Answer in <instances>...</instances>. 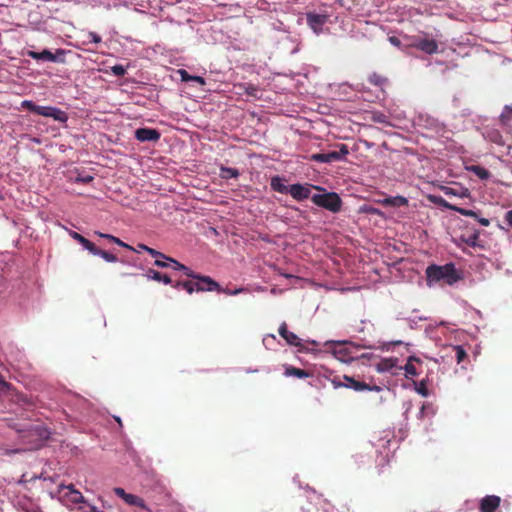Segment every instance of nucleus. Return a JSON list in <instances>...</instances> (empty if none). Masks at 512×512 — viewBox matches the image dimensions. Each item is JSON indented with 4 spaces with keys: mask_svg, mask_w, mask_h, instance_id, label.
I'll list each match as a JSON object with an SVG mask.
<instances>
[{
    "mask_svg": "<svg viewBox=\"0 0 512 512\" xmlns=\"http://www.w3.org/2000/svg\"><path fill=\"white\" fill-rule=\"evenodd\" d=\"M87 37H88L89 41L92 43L97 44V43L101 42V37L95 32H89Z\"/></svg>",
    "mask_w": 512,
    "mask_h": 512,
    "instance_id": "obj_47",
    "label": "nucleus"
},
{
    "mask_svg": "<svg viewBox=\"0 0 512 512\" xmlns=\"http://www.w3.org/2000/svg\"><path fill=\"white\" fill-rule=\"evenodd\" d=\"M192 278L197 280V282H195V291L220 292L222 290L221 285L209 276H204L195 273V277Z\"/></svg>",
    "mask_w": 512,
    "mask_h": 512,
    "instance_id": "obj_8",
    "label": "nucleus"
},
{
    "mask_svg": "<svg viewBox=\"0 0 512 512\" xmlns=\"http://www.w3.org/2000/svg\"><path fill=\"white\" fill-rule=\"evenodd\" d=\"M21 106H22V108H25V109L29 110L32 113H35V114L37 113L38 105H36L31 100H24V101H22Z\"/></svg>",
    "mask_w": 512,
    "mask_h": 512,
    "instance_id": "obj_38",
    "label": "nucleus"
},
{
    "mask_svg": "<svg viewBox=\"0 0 512 512\" xmlns=\"http://www.w3.org/2000/svg\"><path fill=\"white\" fill-rule=\"evenodd\" d=\"M469 170L472 171L481 180H486L490 177V172L482 166L473 165L469 168Z\"/></svg>",
    "mask_w": 512,
    "mask_h": 512,
    "instance_id": "obj_27",
    "label": "nucleus"
},
{
    "mask_svg": "<svg viewBox=\"0 0 512 512\" xmlns=\"http://www.w3.org/2000/svg\"><path fill=\"white\" fill-rule=\"evenodd\" d=\"M338 151H331L328 153H315L310 155L309 160L320 163H332L344 160L349 154V149L346 144H340Z\"/></svg>",
    "mask_w": 512,
    "mask_h": 512,
    "instance_id": "obj_3",
    "label": "nucleus"
},
{
    "mask_svg": "<svg viewBox=\"0 0 512 512\" xmlns=\"http://www.w3.org/2000/svg\"><path fill=\"white\" fill-rule=\"evenodd\" d=\"M430 200L431 202H433L434 204L438 205V206H441V207H444L446 209H449V210H452L454 211L455 209V206L456 205H453V204H450L448 201H446L443 197L441 196H430Z\"/></svg>",
    "mask_w": 512,
    "mask_h": 512,
    "instance_id": "obj_28",
    "label": "nucleus"
},
{
    "mask_svg": "<svg viewBox=\"0 0 512 512\" xmlns=\"http://www.w3.org/2000/svg\"><path fill=\"white\" fill-rule=\"evenodd\" d=\"M148 253H149L152 257H154V258H156V259H164V260H167V261H168V260H169V258H170V257L166 256L165 254H163L162 252L157 251V250H155V249H153V248H151V247L149 248Z\"/></svg>",
    "mask_w": 512,
    "mask_h": 512,
    "instance_id": "obj_40",
    "label": "nucleus"
},
{
    "mask_svg": "<svg viewBox=\"0 0 512 512\" xmlns=\"http://www.w3.org/2000/svg\"><path fill=\"white\" fill-rule=\"evenodd\" d=\"M127 504L129 505H132V506H136V507H139L141 509H145V510H148L146 504H145V501L139 497V496H136L134 494H127L125 500H124Z\"/></svg>",
    "mask_w": 512,
    "mask_h": 512,
    "instance_id": "obj_23",
    "label": "nucleus"
},
{
    "mask_svg": "<svg viewBox=\"0 0 512 512\" xmlns=\"http://www.w3.org/2000/svg\"><path fill=\"white\" fill-rule=\"evenodd\" d=\"M160 137V132L152 128H138L135 131V138L140 142H157Z\"/></svg>",
    "mask_w": 512,
    "mask_h": 512,
    "instance_id": "obj_12",
    "label": "nucleus"
},
{
    "mask_svg": "<svg viewBox=\"0 0 512 512\" xmlns=\"http://www.w3.org/2000/svg\"><path fill=\"white\" fill-rule=\"evenodd\" d=\"M505 219L510 226H512V210L508 211L505 215Z\"/></svg>",
    "mask_w": 512,
    "mask_h": 512,
    "instance_id": "obj_54",
    "label": "nucleus"
},
{
    "mask_svg": "<svg viewBox=\"0 0 512 512\" xmlns=\"http://www.w3.org/2000/svg\"><path fill=\"white\" fill-rule=\"evenodd\" d=\"M396 363H397L396 358L381 359L376 365V370L380 373L388 372L396 366Z\"/></svg>",
    "mask_w": 512,
    "mask_h": 512,
    "instance_id": "obj_17",
    "label": "nucleus"
},
{
    "mask_svg": "<svg viewBox=\"0 0 512 512\" xmlns=\"http://www.w3.org/2000/svg\"><path fill=\"white\" fill-rule=\"evenodd\" d=\"M191 81H196V82H199L201 84H204V79L200 76H193Z\"/></svg>",
    "mask_w": 512,
    "mask_h": 512,
    "instance_id": "obj_55",
    "label": "nucleus"
},
{
    "mask_svg": "<svg viewBox=\"0 0 512 512\" xmlns=\"http://www.w3.org/2000/svg\"><path fill=\"white\" fill-rule=\"evenodd\" d=\"M270 185L272 190L276 192L282 194L289 193V186L285 185L279 176L272 177Z\"/></svg>",
    "mask_w": 512,
    "mask_h": 512,
    "instance_id": "obj_18",
    "label": "nucleus"
},
{
    "mask_svg": "<svg viewBox=\"0 0 512 512\" xmlns=\"http://www.w3.org/2000/svg\"><path fill=\"white\" fill-rule=\"evenodd\" d=\"M306 22L314 33L320 34L324 26L330 23V15L325 11H310L306 13Z\"/></svg>",
    "mask_w": 512,
    "mask_h": 512,
    "instance_id": "obj_5",
    "label": "nucleus"
},
{
    "mask_svg": "<svg viewBox=\"0 0 512 512\" xmlns=\"http://www.w3.org/2000/svg\"><path fill=\"white\" fill-rule=\"evenodd\" d=\"M63 490H66V492L63 493V496L67 498L70 502L73 504H80L85 503V498L82 495V493L75 488L73 484L69 485H63L61 484L59 486V492H62Z\"/></svg>",
    "mask_w": 512,
    "mask_h": 512,
    "instance_id": "obj_10",
    "label": "nucleus"
},
{
    "mask_svg": "<svg viewBox=\"0 0 512 512\" xmlns=\"http://www.w3.org/2000/svg\"><path fill=\"white\" fill-rule=\"evenodd\" d=\"M442 190L446 195H453V196H459V197H466L469 195V190L464 188L461 189V191H457L454 188L451 187H443Z\"/></svg>",
    "mask_w": 512,
    "mask_h": 512,
    "instance_id": "obj_31",
    "label": "nucleus"
},
{
    "mask_svg": "<svg viewBox=\"0 0 512 512\" xmlns=\"http://www.w3.org/2000/svg\"><path fill=\"white\" fill-rule=\"evenodd\" d=\"M426 278L428 283L443 281L448 285H453L461 279L453 263L445 265H429L426 268Z\"/></svg>",
    "mask_w": 512,
    "mask_h": 512,
    "instance_id": "obj_1",
    "label": "nucleus"
},
{
    "mask_svg": "<svg viewBox=\"0 0 512 512\" xmlns=\"http://www.w3.org/2000/svg\"><path fill=\"white\" fill-rule=\"evenodd\" d=\"M221 176L222 178H237L239 176V171L235 168L230 167H222L221 168Z\"/></svg>",
    "mask_w": 512,
    "mask_h": 512,
    "instance_id": "obj_33",
    "label": "nucleus"
},
{
    "mask_svg": "<svg viewBox=\"0 0 512 512\" xmlns=\"http://www.w3.org/2000/svg\"><path fill=\"white\" fill-rule=\"evenodd\" d=\"M179 72L181 74V78H182L183 81H191L193 76H190L187 71L180 70Z\"/></svg>",
    "mask_w": 512,
    "mask_h": 512,
    "instance_id": "obj_50",
    "label": "nucleus"
},
{
    "mask_svg": "<svg viewBox=\"0 0 512 512\" xmlns=\"http://www.w3.org/2000/svg\"><path fill=\"white\" fill-rule=\"evenodd\" d=\"M414 362H420V360L418 358H416L415 356H410L408 359H407V363L405 364L404 366V370L406 372V376H417L419 373L417 371V368L416 366L414 365Z\"/></svg>",
    "mask_w": 512,
    "mask_h": 512,
    "instance_id": "obj_21",
    "label": "nucleus"
},
{
    "mask_svg": "<svg viewBox=\"0 0 512 512\" xmlns=\"http://www.w3.org/2000/svg\"><path fill=\"white\" fill-rule=\"evenodd\" d=\"M114 493H115L118 497L122 498L123 500H125V498H126V496H127V494H128V493H126V492H125V490H124L123 488H121V487H115V488H114Z\"/></svg>",
    "mask_w": 512,
    "mask_h": 512,
    "instance_id": "obj_49",
    "label": "nucleus"
},
{
    "mask_svg": "<svg viewBox=\"0 0 512 512\" xmlns=\"http://www.w3.org/2000/svg\"><path fill=\"white\" fill-rule=\"evenodd\" d=\"M26 56L31 57L32 59L38 60V61H48L53 63H64L65 62V54L66 51L63 49H56V51L53 53L48 49H44L41 52H36L33 50H27L24 53Z\"/></svg>",
    "mask_w": 512,
    "mask_h": 512,
    "instance_id": "obj_4",
    "label": "nucleus"
},
{
    "mask_svg": "<svg viewBox=\"0 0 512 512\" xmlns=\"http://www.w3.org/2000/svg\"><path fill=\"white\" fill-rule=\"evenodd\" d=\"M89 512H103V511H100L97 507L95 506H91L90 507V511Z\"/></svg>",
    "mask_w": 512,
    "mask_h": 512,
    "instance_id": "obj_57",
    "label": "nucleus"
},
{
    "mask_svg": "<svg viewBox=\"0 0 512 512\" xmlns=\"http://www.w3.org/2000/svg\"><path fill=\"white\" fill-rule=\"evenodd\" d=\"M14 428L18 433L21 434L22 438H29L33 436L41 438L43 436L40 424L27 423L24 425L15 426Z\"/></svg>",
    "mask_w": 512,
    "mask_h": 512,
    "instance_id": "obj_11",
    "label": "nucleus"
},
{
    "mask_svg": "<svg viewBox=\"0 0 512 512\" xmlns=\"http://www.w3.org/2000/svg\"><path fill=\"white\" fill-rule=\"evenodd\" d=\"M368 81H369L370 84H372L374 86L383 87L384 85L387 84L388 79L385 76H383V75H381L379 73L374 72V73L369 75Z\"/></svg>",
    "mask_w": 512,
    "mask_h": 512,
    "instance_id": "obj_25",
    "label": "nucleus"
},
{
    "mask_svg": "<svg viewBox=\"0 0 512 512\" xmlns=\"http://www.w3.org/2000/svg\"><path fill=\"white\" fill-rule=\"evenodd\" d=\"M111 71L115 76H124L126 73V69L122 65H114L111 67Z\"/></svg>",
    "mask_w": 512,
    "mask_h": 512,
    "instance_id": "obj_41",
    "label": "nucleus"
},
{
    "mask_svg": "<svg viewBox=\"0 0 512 512\" xmlns=\"http://www.w3.org/2000/svg\"><path fill=\"white\" fill-rule=\"evenodd\" d=\"M482 226H489L490 221L487 218L478 217L475 218Z\"/></svg>",
    "mask_w": 512,
    "mask_h": 512,
    "instance_id": "obj_53",
    "label": "nucleus"
},
{
    "mask_svg": "<svg viewBox=\"0 0 512 512\" xmlns=\"http://www.w3.org/2000/svg\"><path fill=\"white\" fill-rule=\"evenodd\" d=\"M355 346L348 342H338L334 345V355L342 362L349 363L356 359L353 350Z\"/></svg>",
    "mask_w": 512,
    "mask_h": 512,
    "instance_id": "obj_7",
    "label": "nucleus"
},
{
    "mask_svg": "<svg viewBox=\"0 0 512 512\" xmlns=\"http://www.w3.org/2000/svg\"><path fill=\"white\" fill-rule=\"evenodd\" d=\"M512 119V107L505 106L500 114V121L503 125H507Z\"/></svg>",
    "mask_w": 512,
    "mask_h": 512,
    "instance_id": "obj_32",
    "label": "nucleus"
},
{
    "mask_svg": "<svg viewBox=\"0 0 512 512\" xmlns=\"http://www.w3.org/2000/svg\"><path fill=\"white\" fill-rule=\"evenodd\" d=\"M149 248H150V247H148L147 245L142 244V243H139V244L137 245V249H134V248H133L132 250H134V251H136V252H139V251H146V252L148 253Z\"/></svg>",
    "mask_w": 512,
    "mask_h": 512,
    "instance_id": "obj_51",
    "label": "nucleus"
},
{
    "mask_svg": "<svg viewBox=\"0 0 512 512\" xmlns=\"http://www.w3.org/2000/svg\"><path fill=\"white\" fill-rule=\"evenodd\" d=\"M170 263H171V267L174 269V270H180V271H183V273L188 276V277H195V272L192 271L190 268H188L187 266L181 264L180 262H178L177 260L173 259V258H169L168 260Z\"/></svg>",
    "mask_w": 512,
    "mask_h": 512,
    "instance_id": "obj_24",
    "label": "nucleus"
},
{
    "mask_svg": "<svg viewBox=\"0 0 512 512\" xmlns=\"http://www.w3.org/2000/svg\"><path fill=\"white\" fill-rule=\"evenodd\" d=\"M244 291H245L244 288H237V289H234V290H231L229 288H222V290L219 293H225L227 295H237V294L242 293Z\"/></svg>",
    "mask_w": 512,
    "mask_h": 512,
    "instance_id": "obj_46",
    "label": "nucleus"
},
{
    "mask_svg": "<svg viewBox=\"0 0 512 512\" xmlns=\"http://www.w3.org/2000/svg\"><path fill=\"white\" fill-rule=\"evenodd\" d=\"M501 504V498L496 495H487L480 500L479 512H495Z\"/></svg>",
    "mask_w": 512,
    "mask_h": 512,
    "instance_id": "obj_13",
    "label": "nucleus"
},
{
    "mask_svg": "<svg viewBox=\"0 0 512 512\" xmlns=\"http://www.w3.org/2000/svg\"><path fill=\"white\" fill-rule=\"evenodd\" d=\"M454 211L458 212L459 214H461L463 216L477 218V213L474 212L473 210H469V209H465V208H461V207L455 206Z\"/></svg>",
    "mask_w": 512,
    "mask_h": 512,
    "instance_id": "obj_37",
    "label": "nucleus"
},
{
    "mask_svg": "<svg viewBox=\"0 0 512 512\" xmlns=\"http://www.w3.org/2000/svg\"><path fill=\"white\" fill-rule=\"evenodd\" d=\"M332 376H335L331 371L328 372V374H325L324 377L330 382V379Z\"/></svg>",
    "mask_w": 512,
    "mask_h": 512,
    "instance_id": "obj_56",
    "label": "nucleus"
},
{
    "mask_svg": "<svg viewBox=\"0 0 512 512\" xmlns=\"http://www.w3.org/2000/svg\"><path fill=\"white\" fill-rule=\"evenodd\" d=\"M321 194H314L311 196V201L321 207L324 208L332 213H338L342 209V199L340 196L335 192H326Z\"/></svg>",
    "mask_w": 512,
    "mask_h": 512,
    "instance_id": "obj_2",
    "label": "nucleus"
},
{
    "mask_svg": "<svg viewBox=\"0 0 512 512\" xmlns=\"http://www.w3.org/2000/svg\"><path fill=\"white\" fill-rule=\"evenodd\" d=\"M374 122L385 124L387 123V116L381 112H377L373 114L372 117Z\"/></svg>",
    "mask_w": 512,
    "mask_h": 512,
    "instance_id": "obj_43",
    "label": "nucleus"
},
{
    "mask_svg": "<svg viewBox=\"0 0 512 512\" xmlns=\"http://www.w3.org/2000/svg\"><path fill=\"white\" fill-rule=\"evenodd\" d=\"M98 256L102 257L107 262H116L118 260L116 255L105 250H101Z\"/></svg>",
    "mask_w": 512,
    "mask_h": 512,
    "instance_id": "obj_39",
    "label": "nucleus"
},
{
    "mask_svg": "<svg viewBox=\"0 0 512 512\" xmlns=\"http://www.w3.org/2000/svg\"><path fill=\"white\" fill-rule=\"evenodd\" d=\"M414 47L427 54H434L438 50V44L434 39H420L414 43Z\"/></svg>",
    "mask_w": 512,
    "mask_h": 512,
    "instance_id": "obj_14",
    "label": "nucleus"
},
{
    "mask_svg": "<svg viewBox=\"0 0 512 512\" xmlns=\"http://www.w3.org/2000/svg\"><path fill=\"white\" fill-rule=\"evenodd\" d=\"M453 350L455 351L456 361L458 364L463 362L464 359L467 358V353L462 346H460V345L453 346Z\"/></svg>",
    "mask_w": 512,
    "mask_h": 512,
    "instance_id": "obj_34",
    "label": "nucleus"
},
{
    "mask_svg": "<svg viewBox=\"0 0 512 512\" xmlns=\"http://www.w3.org/2000/svg\"><path fill=\"white\" fill-rule=\"evenodd\" d=\"M174 288L176 289H184L189 294H192L195 291V282L192 281H177L174 285Z\"/></svg>",
    "mask_w": 512,
    "mask_h": 512,
    "instance_id": "obj_29",
    "label": "nucleus"
},
{
    "mask_svg": "<svg viewBox=\"0 0 512 512\" xmlns=\"http://www.w3.org/2000/svg\"><path fill=\"white\" fill-rule=\"evenodd\" d=\"M96 234L102 238H105V239H108L109 241L121 246V247H124V248H127V249H133V247H131L130 245L124 243L122 240H120L119 238L113 236V235H110V234H104V233H101V232H96Z\"/></svg>",
    "mask_w": 512,
    "mask_h": 512,
    "instance_id": "obj_30",
    "label": "nucleus"
},
{
    "mask_svg": "<svg viewBox=\"0 0 512 512\" xmlns=\"http://www.w3.org/2000/svg\"><path fill=\"white\" fill-rule=\"evenodd\" d=\"M36 114L44 116V117L53 118L54 120L62 122V123L66 122L68 120V115L66 114V112L60 110L59 108L51 107V106H39L38 105Z\"/></svg>",
    "mask_w": 512,
    "mask_h": 512,
    "instance_id": "obj_9",
    "label": "nucleus"
},
{
    "mask_svg": "<svg viewBox=\"0 0 512 512\" xmlns=\"http://www.w3.org/2000/svg\"><path fill=\"white\" fill-rule=\"evenodd\" d=\"M69 235L74 239L76 240L77 242H79L82 246L85 244V242L87 241V239L82 236L81 234H79L78 232H75V231H70L69 232Z\"/></svg>",
    "mask_w": 512,
    "mask_h": 512,
    "instance_id": "obj_44",
    "label": "nucleus"
},
{
    "mask_svg": "<svg viewBox=\"0 0 512 512\" xmlns=\"http://www.w3.org/2000/svg\"><path fill=\"white\" fill-rule=\"evenodd\" d=\"M147 277L155 281L163 282L166 285L172 284V280L168 275L162 274L159 271L153 269L148 270Z\"/></svg>",
    "mask_w": 512,
    "mask_h": 512,
    "instance_id": "obj_19",
    "label": "nucleus"
},
{
    "mask_svg": "<svg viewBox=\"0 0 512 512\" xmlns=\"http://www.w3.org/2000/svg\"><path fill=\"white\" fill-rule=\"evenodd\" d=\"M330 383L333 385L335 389L344 387L345 381L341 380V377L338 375L332 376L330 379Z\"/></svg>",
    "mask_w": 512,
    "mask_h": 512,
    "instance_id": "obj_42",
    "label": "nucleus"
},
{
    "mask_svg": "<svg viewBox=\"0 0 512 512\" xmlns=\"http://www.w3.org/2000/svg\"><path fill=\"white\" fill-rule=\"evenodd\" d=\"M154 264L158 267H161V268H166V267H169L171 265V263L167 260H164V259H155V262Z\"/></svg>",
    "mask_w": 512,
    "mask_h": 512,
    "instance_id": "obj_48",
    "label": "nucleus"
},
{
    "mask_svg": "<svg viewBox=\"0 0 512 512\" xmlns=\"http://www.w3.org/2000/svg\"><path fill=\"white\" fill-rule=\"evenodd\" d=\"M343 380L345 381L344 387L351 388L355 391H364L367 387V383L355 380L353 377L344 375Z\"/></svg>",
    "mask_w": 512,
    "mask_h": 512,
    "instance_id": "obj_16",
    "label": "nucleus"
},
{
    "mask_svg": "<svg viewBox=\"0 0 512 512\" xmlns=\"http://www.w3.org/2000/svg\"><path fill=\"white\" fill-rule=\"evenodd\" d=\"M278 332H279L280 336L282 338H284L289 345H293V346H299L300 345L299 337L295 333L290 332L288 330L287 324L285 322H283L280 325Z\"/></svg>",
    "mask_w": 512,
    "mask_h": 512,
    "instance_id": "obj_15",
    "label": "nucleus"
},
{
    "mask_svg": "<svg viewBox=\"0 0 512 512\" xmlns=\"http://www.w3.org/2000/svg\"><path fill=\"white\" fill-rule=\"evenodd\" d=\"M415 384V390L417 393H419L423 397H427L429 395V391L427 388V383L425 380H422L420 382H414Z\"/></svg>",
    "mask_w": 512,
    "mask_h": 512,
    "instance_id": "obj_35",
    "label": "nucleus"
},
{
    "mask_svg": "<svg viewBox=\"0 0 512 512\" xmlns=\"http://www.w3.org/2000/svg\"><path fill=\"white\" fill-rule=\"evenodd\" d=\"M367 387L368 388H365V390L367 391H375V392H380L382 390V388L380 386H377V385H370V384H367Z\"/></svg>",
    "mask_w": 512,
    "mask_h": 512,
    "instance_id": "obj_52",
    "label": "nucleus"
},
{
    "mask_svg": "<svg viewBox=\"0 0 512 512\" xmlns=\"http://www.w3.org/2000/svg\"><path fill=\"white\" fill-rule=\"evenodd\" d=\"M460 240L470 247L483 248V245H481L479 241V231H475L467 237L461 236Z\"/></svg>",
    "mask_w": 512,
    "mask_h": 512,
    "instance_id": "obj_22",
    "label": "nucleus"
},
{
    "mask_svg": "<svg viewBox=\"0 0 512 512\" xmlns=\"http://www.w3.org/2000/svg\"><path fill=\"white\" fill-rule=\"evenodd\" d=\"M85 249H87L91 254L98 256L101 252V249L97 248L96 245L87 239L85 244L83 245Z\"/></svg>",
    "mask_w": 512,
    "mask_h": 512,
    "instance_id": "obj_36",
    "label": "nucleus"
},
{
    "mask_svg": "<svg viewBox=\"0 0 512 512\" xmlns=\"http://www.w3.org/2000/svg\"><path fill=\"white\" fill-rule=\"evenodd\" d=\"M384 203L393 207H402L408 205V200L403 196H395L386 198Z\"/></svg>",
    "mask_w": 512,
    "mask_h": 512,
    "instance_id": "obj_26",
    "label": "nucleus"
},
{
    "mask_svg": "<svg viewBox=\"0 0 512 512\" xmlns=\"http://www.w3.org/2000/svg\"><path fill=\"white\" fill-rule=\"evenodd\" d=\"M284 374L286 376H293L297 378H308L311 376V374L308 371L294 366L286 367Z\"/></svg>",
    "mask_w": 512,
    "mask_h": 512,
    "instance_id": "obj_20",
    "label": "nucleus"
},
{
    "mask_svg": "<svg viewBox=\"0 0 512 512\" xmlns=\"http://www.w3.org/2000/svg\"><path fill=\"white\" fill-rule=\"evenodd\" d=\"M390 41H391L393 44H398V43H399V40H398L396 37H391V38H390Z\"/></svg>",
    "mask_w": 512,
    "mask_h": 512,
    "instance_id": "obj_58",
    "label": "nucleus"
},
{
    "mask_svg": "<svg viewBox=\"0 0 512 512\" xmlns=\"http://www.w3.org/2000/svg\"><path fill=\"white\" fill-rule=\"evenodd\" d=\"M490 139L497 143V144H503V140H502V136L501 134L498 132V131H493L491 132V134L489 135Z\"/></svg>",
    "mask_w": 512,
    "mask_h": 512,
    "instance_id": "obj_45",
    "label": "nucleus"
},
{
    "mask_svg": "<svg viewBox=\"0 0 512 512\" xmlns=\"http://www.w3.org/2000/svg\"><path fill=\"white\" fill-rule=\"evenodd\" d=\"M314 188L319 191H324V188L320 186H314L310 184H292L289 186V194L297 201H303L308 199L311 195V189Z\"/></svg>",
    "mask_w": 512,
    "mask_h": 512,
    "instance_id": "obj_6",
    "label": "nucleus"
}]
</instances>
